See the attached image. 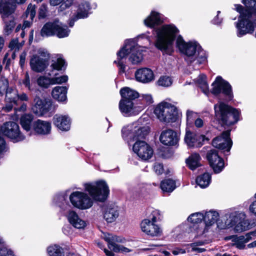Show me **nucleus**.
<instances>
[{
	"label": "nucleus",
	"instance_id": "nucleus-1",
	"mask_svg": "<svg viewBox=\"0 0 256 256\" xmlns=\"http://www.w3.org/2000/svg\"><path fill=\"white\" fill-rule=\"evenodd\" d=\"M163 22L162 15L152 11L150 15L144 20V24L153 28L152 34L155 38V46L163 54L171 55L174 52V42L179 50L186 56L185 58L188 64L192 65L194 68H198L200 64L207 60V54L196 42H186L181 35L178 36L179 30L173 24H164L160 27H155Z\"/></svg>",
	"mask_w": 256,
	"mask_h": 256
},
{
	"label": "nucleus",
	"instance_id": "nucleus-2",
	"mask_svg": "<svg viewBox=\"0 0 256 256\" xmlns=\"http://www.w3.org/2000/svg\"><path fill=\"white\" fill-rule=\"evenodd\" d=\"M136 44L135 39L127 40L125 41L124 46L117 52V60L114 63L118 67V72L122 74L125 72L126 63L127 56L130 54L129 60L134 64H137L142 60V50Z\"/></svg>",
	"mask_w": 256,
	"mask_h": 256
},
{
	"label": "nucleus",
	"instance_id": "nucleus-3",
	"mask_svg": "<svg viewBox=\"0 0 256 256\" xmlns=\"http://www.w3.org/2000/svg\"><path fill=\"white\" fill-rule=\"evenodd\" d=\"M122 99L119 102V109L123 116H128L135 115L142 110L143 106H134L136 100L139 97V94L128 87L120 90Z\"/></svg>",
	"mask_w": 256,
	"mask_h": 256
},
{
	"label": "nucleus",
	"instance_id": "nucleus-4",
	"mask_svg": "<svg viewBox=\"0 0 256 256\" xmlns=\"http://www.w3.org/2000/svg\"><path fill=\"white\" fill-rule=\"evenodd\" d=\"M142 121L143 118H140L137 122L122 128V137L129 146L130 142L141 141L140 140L145 138L148 134L150 128L148 126H142Z\"/></svg>",
	"mask_w": 256,
	"mask_h": 256
},
{
	"label": "nucleus",
	"instance_id": "nucleus-5",
	"mask_svg": "<svg viewBox=\"0 0 256 256\" xmlns=\"http://www.w3.org/2000/svg\"><path fill=\"white\" fill-rule=\"evenodd\" d=\"M214 109L216 118L223 124L230 126L239 120L240 111L223 102L216 104Z\"/></svg>",
	"mask_w": 256,
	"mask_h": 256
},
{
	"label": "nucleus",
	"instance_id": "nucleus-6",
	"mask_svg": "<svg viewBox=\"0 0 256 256\" xmlns=\"http://www.w3.org/2000/svg\"><path fill=\"white\" fill-rule=\"evenodd\" d=\"M16 9V3L14 0H1L0 1V14L5 24L4 32L9 35L15 26L14 18L12 16Z\"/></svg>",
	"mask_w": 256,
	"mask_h": 256
},
{
	"label": "nucleus",
	"instance_id": "nucleus-7",
	"mask_svg": "<svg viewBox=\"0 0 256 256\" xmlns=\"http://www.w3.org/2000/svg\"><path fill=\"white\" fill-rule=\"evenodd\" d=\"M234 6L240 15L238 22L236 24L237 36L242 37L247 34L252 33L254 27L251 12L244 10L243 6L240 4H236Z\"/></svg>",
	"mask_w": 256,
	"mask_h": 256
},
{
	"label": "nucleus",
	"instance_id": "nucleus-8",
	"mask_svg": "<svg viewBox=\"0 0 256 256\" xmlns=\"http://www.w3.org/2000/svg\"><path fill=\"white\" fill-rule=\"evenodd\" d=\"M70 32L67 26L55 20L54 22H46L42 28L40 33L42 36H56L61 38L68 37Z\"/></svg>",
	"mask_w": 256,
	"mask_h": 256
},
{
	"label": "nucleus",
	"instance_id": "nucleus-9",
	"mask_svg": "<svg viewBox=\"0 0 256 256\" xmlns=\"http://www.w3.org/2000/svg\"><path fill=\"white\" fill-rule=\"evenodd\" d=\"M154 112L160 120L162 122H173L177 119V108L174 106L166 102L158 104Z\"/></svg>",
	"mask_w": 256,
	"mask_h": 256
},
{
	"label": "nucleus",
	"instance_id": "nucleus-10",
	"mask_svg": "<svg viewBox=\"0 0 256 256\" xmlns=\"http://www.w3.org/2000/svg\"><path fill=\"white\" fill-rule=\"evenodd\" d=\"M86 191L95 200L104 202L109 194V189L106 183L100 180L93 183H86L84 184Z\"/></svg>",
	"mask_w": 256,
	"mask_h": 256
},
{
	"label": "nucleus",
	"instance_id": "nucleus-11",
	"mask_svg": "<svg viewBox=\"0 0 256 256\" xmlns=\"http://www.w3.org/2000/svg\"><path fill=\"white\" fill-rule=\"evenodd\" d=\"M212 92L215 96L222 94L224 96V100L228 102L233 98L232 86L230 84L223 80L220 76H217L212 84Z\"/></svg>",
	"mask_w": 256,
	"mask_h": 256
},
{
	"label": "nucleus",
	"instance_id": "nucleus-12",
	"mask_svg": "<svg viewBox=\"0 0 256 256\" xmlns=\"http://www.w3.org/2000/svg\"><path fill=\"white\" fill-rule=\"evenodd\" d=\"M69 200L74 206L80 210L89 208L93 204L92 200L86 193L79 191L71 193Z\"/></svg>",
	"mask_w": 256,
	"mask_h": 256
},
{
	"label": "nucleus",
	"instance_id": "nucleus-13",
	"mask_svg": "<svg viewBox=\"0 0 256 256\" xmlns=\"http://www.w3.org/2000/svg\"><path fill=\"white\" fill-rule=\"evenodd\" d=\"M246 214L244 212H231L226 220V224L228 227L235 226L234 230L241 232L246 230L247 223L244 221Z\"/></svg>",
	"mask_w": 256,
	"mask_h": 256
},
{
	"label": "nucleus",
	"instance_id": "nucleus-14",
	"mask_svg": "<svg viewBox=\"0 0 256 256\" xmlns=\"http://www.w3.org/2000/svg\"><path fill=\"white\" fill-rule=\"evenodd\" d=\"M2 134L14 142L22 141L24 136L20 133L18 125L14 122H5L1 128Z\"/></svg>",
	"mask_w": 256,
	"mask_h": 256
},
{
	"label": "nucleus",
	"instance_id": "nucleus-15",
	"mask_svg": "<svg viewBox=\"0 0 256 256\" xmlns=\"http://www.w3.org/2000/svg\"><path fill=\"white\" fill-rule=\"evenodd\" d=\"M102 238L108 242V248L116 252L128 253L132 251L131 250L122 245L116 244V242L124 243L125 240L122 237L118 236L110 233H104Z\"/></svg>",
	"mask_w": 256,
	"mask_h": 256
},
{
	"label": "nucleus",
	"instance_id": "nucleus-16",
	"mask_svg": "<svg viewBox=\"0 0 256 256\" xmlns=\"http://www.w3.org/2000/svg\"><path fill=\"white\" fill-rule=\"evenodd\" d=\"M97 6L96 3H94L92 6L88 2L82 1L78 6L76 14H74L70 19L68 24L70 27H72L74 22L79 19L87 18L91 13L90 10L92 8H96Z\"/></svg>",
	"mask_w": 256,
	"mask_h": 256
},
{
	"label": "nucleus",
	"instance_id": "nucleus-17",
	"mask_svg": "<svg viewBox=\"0 0 256 256\" xmlns=\"http://www.w3.org/2000/svg\"><path fill=\"white\" fill-rule=\"evenodd\" d=\"M230 134V130H227L224 132L220 136L215 138L212 142L213 146L229 152L232 144Z\"/></svg>",
	"mask_w": 256,
	"mask_h": 256
},
{
	"label": "nucleus",
	"instance_id": "nucleus-18",
	"mask_svg": "<svg viewBox=\"0 0 256 256\" xmlns=\"http://www.w3.org/2000/svg\"><path fill=\"white\" fill-rule=\"evenodd\" d=\"M206 158L214 173L218 174L224 168V162L218 154L217 150L212 149L208 150L206 154Z\"/></svg>",
	"mask_w": 256,
	"mask_h": 256
},
{
	"label": "nucleus",
	"instance_id": "nucleus-19",
	"mask_svg": "<svg viewBox=\"0 0 256 256\" xmlns=\"http://www.w3.org/2000/svg\"><path fill=\"white\" fill-rule=\"evenodd\" d=\"M132 150L143 160H148L153 154L152 148L144 141L136 142L133 145Z\"/></svg>",
	"mask_w": 256,
	"mask_h": 256
},
{
	"label": "nucleus",
	"instance_id": "nucleus-20",
	"mask_svg": "<svg viewBox=\"0 0 256 256\" xmlns=\"http://www.w3.org/2000/svg\"><path fill=\"white\" fill-rule=\"evenodd\" d=\"M205 140H208V139L204 135L197 134L186 128L184 142L188 148H200L204 144Z\"/></svg>",
	"mask_w": 256,
	"mask_h": 256
},
{
	"label": "nucleus",
	"instance_id": "nucleus-21",
	"mask_svg": "<svg viewBox=\"0 0 256 256\" xmlns=\"http://www.w3.org/2000/svg\"><path fill=\"white\" fill-rule=\"evenodd\" d=\"M150 219H144L140 224L142 230L151 236H159L162 234V228Z\"/></svg>",
	"mask_w": 256,
	"mask_h": 256
},
{
	"label": "nucleus",
	"instance_id": "nucleus-22",
	"mask_svg": "<svg viewBox=\"0 0 256 256\" xmlns=\"http://www.w3.org/2000/svg\"><path fill=\"white\" fill-rule=\"evenodd\" d=\"M18 90L14 88H9L6 92V104L4 110L6 112L10 111L14 106L18 105Z\"/></svg>",
	"mask_w": 256,
	"mask_h": 256
},
{
	"label": "nucleus",
	"instance_id": "nucleus-23",
	"mask_svg": "<svg viewBox=\"0 0 256 256\" xmlns=\"http://www.w3.org/2000/svg\"><path fill=\"white\" fill-rule=\"evenodd\" d=\"M34 105L32 108L34 112L40 116L44 115L50 109L52 104L50 102L42 100L38 96L34 99Z\"/></svg>",
	"mask_w": 256,
	"mask_h": 256
},
{
	"label": "nucleus",
	"instance_id": "nucleus-24",
	"mask_svg": "<svg viewBox=\"0 0 256 256\" xmlns=\"http://www.w3.org/2000/svg\"><path fill=\"white\" fill-rule=\"evenodd\" d=\"M160 140L164 145L174 146L178 141L177 134L172 130H166L162 132Z\"/></svg>",
	"mask_w": 256,
	"mask_h": 256
},
{
	"label": "nucleus",
	"instance_id": "nucleus-25",
	"mask_svg": "<svg viewBox=\"0 0 256 256\" xmlns=\"http://www.w3.org/2000/svg\"><path fill=\"white\" fill-rule=\"evenodd\" d=\"M69 190L61 192L54 196L53 198L54 204L62 210H66L70 207L68 200Z\"/></svg>",
	"mask_w": 256,
	"mask_h": 256
},
{
	"label": "nucleus",
	"instance_id": "nucleus-26",
	"mask_svg": "<svg viewBox=\"0 0 256 256\" xmlns=\"http://www.w3.org/2000/svg\"><path fill=\"white\" fill-rule=\"evenodd\" d=\"M33 129L34 132L40 135H48L51 132V123L48 121L38 120L33 123Z\"/></svg>",
	"mask_w": 256,
	"mask_h": 256
},
{
	"label": "nucleus",
	"instance_id": "nucleus-27",
	"mask_svg": "<svg viewBox=\"0 0 256 256\" xmlns=\"http://www.w3.org/2000/svg\"><path fill=\"white\" fill-rule=\"evenodd\" d=\"M54 126L62 131H68L70 128V119L66 115L56 114L53 118Z\"/></svg>",
	"mask_w": 256,
	"mask_h": 256
},
{
	"label": "nucleus",
	"instance_id": "nucleus-28",
	"mask_svg": "<svg viewBox=\"0 0 256 256\" xmlns=\"http://www.w3.org/2000/svg\"><path fill=\"white\" fill-rule=\"evenodd\" d=\"M48 66L46 58H43L36 54L34 55L30 60V66L32 70L37 72H41L44 70Z\"/></svg>",
	"mask_w": 256,
	"mask_h": 256
},
{
	"label": "nucleus",
	"instance_id": "nucleus-29",
	"mask_svg": "<svg viewBox=\"0 0 256 256\" xmlns=\"http://www.w3.org/2000/svg\"><path fill=\"white\" fill-rule=\"evenodd\" d=\"M135 76L137 81L144 84L150 82L154 80L153 72L148 68L138 69L135 72Z\"/></svg>",
	"mask_w": 256,
	"mask_h": 256
},
{
	"label": "nucleus",
	"instance_id": "nucleus-30",
	"mask_svg": "<svg viewBox=\"0 0 256 256\" xmlns=\"http://www.w3.org/2000/svg\"><path fill=\"white\" fill-rule=\"evenodd\" d=\"M118 216V207L112 204L108 206L106 208L104 213V218L108 223H112L116 221Z\"/></svg>",
	"mask_w": 256,
	"mask_h": 256
},
{
	"label": "nucleus",
	"instance_id": "nucleus-31",
	"mask_svg": "<svg viewBox=\"0 0 256 256\" xmlns=\"http://www.w3.org/2000/svg\"><path fill=\"white\" fill-rule=\"evenodd\" d=\"M68 219L70 224L78 229L84 228L86 226L85 221L81 219L74 210H70L68 214Z\"/></svg>",
	"mask_w": 256,
	"mask_h": 256
},
{
	"label": "nucleus",
	"instance_id": "nucleus-32",
	"mask_svg": "<svg viewBox=\"0 0 256 256\" xmlns=\"http://www.w3.org/2000/svg\"><path fill=\"white\" fill-rule=\"evenodd\" d=\"M68 88L57 86L54 87L52 92V98L59 102L66 103L67 101Z\"/></svg>",
	"mask_w": 256,
	"mask_h": 256
},
{
	"label": "nucleus",
	"instance_id": "nucleus-33",
	"mask_svg": "<svg viewBox=\"0 0 256 256\" xmlns=\"http://www.w3.org/2000/svg\"><path fill=\"white\" fill-rule=\"evenodd\" d=\"M201 158L198 153H194L186 159V162L187 166L191 170H194L201 166Z\"/></svg>",
	"mask_w": 256,
	"mask_h": 256
},
{
	"label": "nucleus",
	"instance_id": "nucleus-34",
	"mask_svg": "<svg viewBox=\"0 0 256 256\" xmlns=\"http://www.w3.org/2000/svg\"><path fill=\"white\" fill-rule=\"evenodd\" d=\"M219 218L218 213L213 210L206 212L204 215V222L206 226H212L216 222Z\"/></svg>",
	"mask_w": 256,
	"mask_h": 256
},
{
	"label": "nucleus",
	"instance_id": "nucleus-35",
	"mask_svg": "<svg viewBox=\"0 0 256 256\" xmlns=\"http://www.w3.org/2000/svg\"><path fill=\"white\" fill-rule=\"evenodd\" d=\"M211 182V175L208 172H205L198 176L196 178V182L202 188H206L208 186Z\"/></svg>",
	"mask_w": 256,
	"mask_h": 256
},
{
	"label": "nucleus",
	"instance_id": "nucleus-36",
	"mask_svg": "<svg viewBox=\"0 0 256 256\" xmlns=\"http://www.w3.org/2000/svg\"><path fill=\"white\" fill-rule=\"evenodd\" d=\"M160 188L164 192H171L176 188L175 181L170 178L164 180L161 182Z\"/></svg>",
	"mask_w": 256,
	"mask_h": 256
},
{
	"label": "nucleus",
	"instance_id": "nucleus-37",
	"mask_svg": "<svg viewBox=\"0 0 256 256\" xmlns=\"http://www.w3.org/2000/svg\"><path fill=\"white\" fill-rule=\"evenodd\" d=\"M33 118L34 116L31 114H25L21 116L20 124L24 130L26 131L30 130Z\"/></svg>",
	"mask_w": 256,
	"mask_h": 256
},
{
	"label": "nucleus",
	"instance_id": "nucleus-38",
	"mask_svg": "<svg viewBox=\"0 0 256 256\" xmlns=\"http://www.w3.org/2000/svg\"><path fill=\"white\" fill-rule=\"evenodd\" d=\"M47 252L49 256H64V249L57 244L48 246Z\"/></svg>",
	"mask_w": 256,
	"mask_h": 256
},
{
	"label": "nucleus",
	"instance_id": "nucleus-39",
	"mask_svg": "<svg viewBox=\"0 0 256 256\" xmlns=\"http://www.w3.org/2000/svg\"><path fill=\"white\" fill-rule=\"evenodd\" d=\"M204 221V213L198 212L191 214L188 218V221L192 224H199Z\"/></svg>",
	"mask_w": 256,
	"mask_h": 256
},
{
	"label": "nucleus",
	"instance_id": "nucleus-40",
	"mask_svg": "<svg viewBox=\"0 0 256 256\" xmlns=\"http://www.w3.org/2000/svg\"><path fill=\"white\" fill-rule=\"evenodd\" d=\"M204 241L200 240L188 244V246L192 248L191 252L197 253H202L206 250L204 248H200V246H204L205 244Z\"/></svg>",
	"mask_w": 256,
	"mask_h": 256
},
{
	"label": "nucleus",
	"instance_id": "nucleus-41",
	"mask_svg": "<svg viewBox=\"0 0 256 256\" xmlns=\"http://www.w3.org/2000/svg\"><path fill=\"white\" fill-rule=\"evenodd\" d=\"M196 82L204 94H206L208 92V87L206 81V75L204 74H200L197 78Z\"/></svg>",
	"mask_w": 256,
	"mask_h": 256
},
{
	"label": "nucleus",
	"instance_id": "nucleus-42",
	"mask_svg": "<svg viewBox=\"0 0 256 256\" xmlns=\"http://www.w3.org/2000/svg\"><path fill=\"white\" fill-rule=\"evenodd\" d=\"M172 84L171 78L167 76H160L157 81V84L159 86L163 87L170 86Z\"/></svg>",
	"mask_w": 256,
	"mask_h": 256
},
{
	"label": "nucleus",
	"instance_id": "nucleus-43",
	"mask_svg": "<svg viewBox=\"0 0 256 256\" xmlns=\"http://www.w3.org/2000/svg\"><path fill=\"white\" fill-rule=\"evenodd\" d=\"M52 78H47L45 76H41L37 80L38 85L44 88H48L52 84Z\"/></svg>",
	"mask_w": 256,
	"mask_h": 256
},
{
	"label": "nucleus",
	"instance_id": "nucleus-44",
	"mask_svg": "<svg viewBox=\"0 0 256 256\" xmlns=\"http://www.w3.org/2000/svg\"><path fill=\"white\" fill-rule=\"evenodd\" d=\"M16 51L15 50H9L7 53H6L4 55V56L3 59V63L6 64V68H8L9 66L11 60H14L16 57Z\"/></svg>",
	"mask_w": 256,
	"mask_h": 256
},
{
	"label": "nucleus",
	"instance_id": "nucleus-45",
	"mask_svg": "<svg viewBox=\"0 0 256 256\" xmlns=\"http://www.w3.org/2000/svg\"><path fill=\"white\" fill-rule=\"evenodd\" d=\"M20 84H23L25 88H27L29 91H32L34 90L32 84L30 83V78L28 72L24 74V78L18 82Z\"/></svg>",
	"mask_w": 256,
	"mask_h": 256
},
{
	"label": "nucleus",
	"instance_id": "nucleus-46",
	"mask_svg": "<svg viewBox=\"0 0 256 256\" xmlns=\"http://www.w3.org/2000/svg\"><path fill=\"white\" fill-rule=\"evenodd\" d=\"M50 67L53 70H64L66 68L65 60L62 58H58L54 62L51 64Z\"/></svg>",
	"mask_w": 256,
	"mask_h": 256
},
{
	"label": "nucleus",
	"instance_id": "nucleus-47",
	"mask_svg": "<svg viewBox=\"0 0 256 256\" xmlns=\"http://www.w3.org/2000/svg\"><path fill=\"white\" fill-rule=\"evenodd\" d=\"M186 116L187 128L188 126H192L193 125L194 121V120L197 118L196 113L190 110H187Z\"/></svg>",
	"mask_w": 256,
	"mask_h": 256
},
{
	"label": "nucleus",
	"instance_id": "nucleus-48",
	"mask_svg": "<svg viewBox=\"0 0 256 256\" xmlns=\"http://www.w3.org/2000/svg\"><path fill=\"white\" fill-rule=\"evenodd\" d=\"M2 240L0 237V256H15L14 252L2 244Z\"/></svg>",
	"mask_w": 256,
	"mask_h": 256
},
{
	"label": "nucleus",
	"instance_id": "nucleus-49",
	"mask_svg": "<svg viewBox=\"0 0 256 256\" xmlns=\"http://www.w3.org/2000/svg\"><path fill=\"white\" fill-rule=\"evenodd\" d=\"M151 222H156L160 220L161 214L160 211L158 210H152L151 212L149 218Z\"/></svg>",
	"mask_w": 256,
	"mask_h": 256
},
{
	"label": "nucleus",
	"instance_id": "nucleus-50",
	"mask_svg": "<svg viewBox=\"0 0 256 256\" xmlns=\"http://www.w3.org/2000/svg\"><path fill=\"white\" fill-rule=\"evenodd\" d=\"M22 47V44H19L18 38L12 40L9 44V48L12 50L18 51Z\"/></svg>",
	"mask_w": 256,
	"mask_h": 256
},
{
	"label": "nucleus",
	"instance_id": "nucleus-51",
	"mask_svg": "<svg viewBox=\"0 0 256 256\" xmlns=\"http://www.w3.org/2000/svg\"><path fill=\"white\" fill-rule=\"evenodd\" d=\"M27 16H30V18L32 20L35 16L36 11L35 5L30 4L26 12Z\"/></svg>",
	"mask_w": 256,
	"mask_h": 256
},
{
	"label": "nucleus",
	"instance_id": "nucleus-52",
	"mask_svg": "<svg viewBox=\"0 0 256 256\" xmlns=\"http://www.w3.org/2000/svg\"><path fill=\"white\" fill-rule=\"evenodd\" d=\"M68 80V76L66 75L52 78V84H62L66 82Z\"/></svg>",
	"mask_w": 256,
	"mask_h": 256
},
{
	"label": "nucleus",
	"instance_id": "nucleus-53",
	"mask_svg": "<svg viewBox=\"0 0 256 256\" xmlns=\"http://www.w3.org/2000/svg\"><path fill=\"white\" fill-rule=\"evenodd\" d=\"M251 236H256V231L250 232L248 234H246L245 236H241L238 238V240L239 242H244L245 244L248 242L250 240L251 238Z\"/></svg>",
	"mask_w": 256,
	"mask_h": 256
},
{
	"label": "nucleus",
	"instance_id": "nucleus-54",
	"mask_svg": "<svg viewBox=\"0 0 256 256\" xmlns=\"http://www.w3.org/2000/svg\"><path fill=\"white\" fill-rule=\"evenodd\" d=\"M154 170L157 174H160L164 172V168L162 164L156 162L154 166Z\"/></svg>",
	"mask_w": 256,
	"mask_h": 256
},
{
	"label": "nucleus",
	"instance_id": "nucleus-55",
	"mask_svg": "<svg viewBox=\"0 0 256 256\" xmlns=\"http://www.w3.org/2000/svg\"><path fill=\"white\" fill-rule=\"evenodd\" d=\"M242 2L245 5V6L248 9V12H250L253 8V6H254L256 4V0H242Z\"/></svg>",
	"mask_w": 256,
	"mask_h": 256
},
{
	"label": "nucleus",
	"instance_id": "nucleus-56",
	"mask_svg": "<svg viewBox=\"0 0 256 256\" xmlns=\"http://www.w3.org/2000/svg\"><path fill=\"white\" fill-rule=\"evenodd\" d=\"M194 124L196 128H199L204 126V122L202 118H198L194 120Z\"/></svg>",
	"mask_w": 256,
	"mask_h": 256
},
{
	"label": "nucleus",
	"instance_id": "nucleus-57",
	"mask_svg": "<svg viewBox=\"0 0 256 256\" xmlns=\"http://www.w3.org/2000/svg\"><path fill=\"white\" fill-rule=\"evenodd\" d=\"M20 100L22 102H28L30 98L26 94L22 92L21 94H18V100Z\"/></svg>",
	"mask_w": 256,
	"mask_h": 256
},
{
	"label": "nucleus",
	"instance_id": "nucleus-58",
	"mask_svg": "<svg viewBox=\"0 0 256 256\" xmlns=\"http://www.w3.org/2000/svg\"><path fill=\"white\" fill-rule=\"evenodd\" d=\"M38 54H39L40 56H42L43 58H46V60L48 62V59L49 58V54L48 52L43 49H40L38 50Z\"/></svg>",
	"mask_w": 256,
	"mask_h": 256
},
{
	"label": "nucleus",
	"instance_id": "nucleus-59",
	"mask_svg": "<svg viewBox=\"0 0 256 256\" xmlns=\"http://www.w3.org/2000/svg\"><path fill=\"white\" fill-rule=\"evenodd\" d=\"M26 56V53L25 52H23L20 55L19 64L22 68L24 65Z\"/></svg>",
	"mask_w": 256,
	"mask_h": 256
},
{
	"label": "nucleus",
	"instance_id": "nucleus-60",
	"mask_svg": "<svg viewBox=\"0 0 256 256\" xmlns=\"http://www.w3.org/2000/svg\"><path fill=\"white\" fill-rule=\"evenodd\" d=\"M74 0H66L60 6L62 10L69 8L73 3Z\"/></svg>",
	"mask_w": 256,
	"mask_h": 256
},
{
	"label": "nucleus",
	"instance_id": "nucleus-61",
	"mask_svg": "<svg viewBox=\"0 0 256 256\" xmlns=\"http://www.w3.org/2000/svg\"><path fill=\"white\" fill-rule=\"evenodd\" d=\"M172 253L174 255H178L179 254H183L186 253V250L184 249L180 248H176L172 250Z\"/></svg>",
	"mask_w": 256,
	"mask_h": 256
},
{
	"label": "nucleus",
	"instance_id": "nucleus-62",
	"mask_svg": "<svg viewBox=\"0 0 256 256\" xmlns=\"http://www.w3.org/2000/svg\"><path fill=\"white\" fill-rule=\"evenodd\" d=\"M142 97L143 100H144L148 104H152L153 102L152 96L150 94H144L143 95Z\"/></svg>",
	"mask_w": 256,
	"mask_h": 256
},
{
	"label": "nucleus",
	"instance_id": "nucleus-63",
	"mask_svg": "<svg viewBox=\"0 0 256 256\" xmlns=\"http://www.w3.org/2000/svg\"><path fill=\"white\" fill-rule=\"evenodd\" d=\"M220 13V11H218L217 16L212 20V24H220L222 21V19L218 18V14Z\"/></svg>",
	"mask_w": 256,
	"mask_h": 256
},
{
	"label": "nucleus",
	"instance_id": "nucleus-64",
	"mask_svg": "<svg viewBox=\"0 0 256 256\" xmlns=\"http://www.w3.org/2000/svg\"><path fill=\"white\" fill-rule=\"evenodd\" d=\"M26 108L27 104L24 102L21 104V106L20 107L18 108H15L14 110L16 112L19 111L24 112L26 110Z\"/></svg>",
	"mask_w": 256,
	"mask_h": 256
}]
</instances>
